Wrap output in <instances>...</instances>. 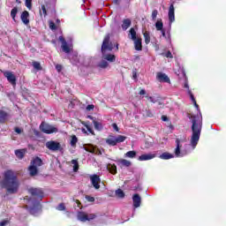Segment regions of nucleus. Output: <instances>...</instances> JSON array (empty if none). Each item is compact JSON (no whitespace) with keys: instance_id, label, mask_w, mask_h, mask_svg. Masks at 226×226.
Instances as JSON below:
<instances>
[{"instance_id":"1","label":"nucleus","mask_w":226,"mask_h":226,"mask_svg":"<svg viewBox=\"0 0 226 226\" xmlns=\"http://www.w3.org/2000/svg\"><path fill=\"white\" fill-rule=\"evenodd\" d=\"M1 188H4L7 193L13 194L19 192V186L20 184L19 183V178L15 174V171L11 170H7L4 172V178L0 182Z\"/></svg>"},{"instance_id":"2","label":"nucleus","mask_w":226,"mask_h":226,"mask_svg":"<svg viewBox=\"0 0 226 226\" xmlns=\"http://www.w3.org/2000/svg\"><path fill=\"white\" fill-rule=\"evenodd\" d=\"M112 50H114V44L110 41V34H107L102 41L101 52L102 54V57L106 61H109V63H116V55L107 54V52H112Z\"/></svg>"},{"instance_id":"3","label":"nucleus","mask_w":226,"mask_h":226,"mask_svg":"<svg viewBox=\"0 0 226 226\" xmlns=\"http://www.w3.org/2000/svg\"><path fill=\"white\" fill-rule=\"evenodd\" d=\"M192 135L191 138V146L195 148L197 147V145L199 144V140L200 139V132H202V118L200 117H195L192 116Z\"/></svg>"},{"instance_id":"4","label":"nucleus","mask_w":226,"mask_h":226,"mask_svg":"<svg viewBox=\"0 0 226 226\" xmlns=\"http://www.w3.org/2000/svg\"><path fill=\"white\" fill-rule=\"evenodd\" d=\"M126 140V136L118 135L115 137L113 135H109L108 139H106V144L108 146H117V144H121V142H124Z\"/></svg>"},{"instance_id":"5","label":"nucleus","mask_w":226,"mask_h":226,"mask_svg":"<svg viewBox=\"0 0 226 226\" xmlns=\"http://www.w3.org/2000/svg\"><path fill=\"white\" fill-rule=\"evenodd\" d=\"M40 130L42 133H46L47 135H50L52 133H57L58 129L47 122H41L40 124Z\"/></svg>"},{"instance_id":"6","label":"nucleus","mask_w":226,"mask_h":226,"mask_svg":"<svg viewBox=\"0 0 226 226\" xmlns=\"http://www.w3.org/2000/svg\"><path fill=\"white\" fill-rule=\"evenodd\" d=\"M28 193L34 199H37V200H41V199H43V191L41 188L31 187L28 189Z\"/></svg>"},{"instance_id":"7","label":"nucleus","mask_w":226,"mask_h":226,"mask_svg":"<svg viewBox=\"0 0 226 226\" xmlns=\"http://www.w3.org/2000/svg\"><path fill=\"white\" fill-rule=\"evenodd\" d=\"M4 77L7 79L8 82L11 84V86H17V77L13 74L12 72L5 71L4 72Z\"/></svg>"},{"instance_id":"8","label":"nucleus","mask_w":226,"mask_h":226,"mask_svg":"<svg viewBox=\"0 0 226 226\" xmlns=\"http://www.w3.org/2000/svg\"><path fill=\"white\" fill-rule=\"evenodd\" d=\"M46 147L49 149V151H59L61 149V143L50 140L46 142Z\"/></svg>"},{"instance_id":"9","label":"nucleus","mask_w":226,"mask_h":226,"mask_svg":"<svg viewBox=\"0 0 226 226\" xmlns=\"http://www.w3.org/2000/svg\"><path fill=\"white\" fill-rule=\"evenodd\" d=\"M91 183L94 186V188H95V190H100V182L102 181L100 179V176L98 175H93L91 177Z\"/></svg>"},{"instance_id":"10","label":"nucleus","mask_w":226,"mask_h":226,"mask_svg":"<svg viewBox=\"0 0 226 226\" xmlns=\"http://www.w3.org/2000/svg\"><path fill=\"white\" fill-rule=\"evenodd\" d=\"M156 79L159 82H166L167 84H170V79L163 72H157Z\"/></svg>"},{"instance_id":"11","label":"nucleus","mask_w":226,"mask_h":226,"mask_svg":"<svg viewBox=\"0 0 226 226\" xmlns=\"http://www.w3.org/2000/svg\"><path fill=\"white\" fill-rule=\"evenodd\" d=\"M59 41L62 43V49L65 54H70L71 49L70 46H68V42H66V40L63 36H59Z\"/></svg>"},{"instance_id":"12","label":"nucleus","mask_w":226,"mask_h":226,"mask_svg":"<svg viewBox=\"0 0 226 226\" xmlns=\"http://www.w3.org/2000/svg\"><path fill=\"white\" fill-rule=\"evenodd\" d=\"M175 9H174V4H171L170 5L169 8V20H170V24H172V22H174V20H176V15H175Z\"/></svg>"},{"instance_id":"13","label":"nucleus","mask_w":226,"mask_h":226,"mask_svg":"<svg viewBox=\"0 0 226 226\" xmlns=\"http://www.w3.org/2000/svg\"><path fill=\"white\" fill-rule=\"evenodd\" d=\"M132 202H133L134 207H140V204L142 202V199L140 198V195H139L138 193L133 194Z\"/></svg>"},{"instance_id":"14","label":"nucleus","mask_w":226,"mask_h":226,"mask_svg":"<svg viewBox=\"0 0 226 226\" xmlns=\"http://www.w3.org/2000/svg\"><path fill=\"white\" fill-rule=\"evenodd\" d=\"M156 157V154H141L138 160L139 162H147V160H153V158H155Z\"/></svg>"},{"instance_id":"15","label":"nucleus","mask_w":226,"mask_h":226,"mask_svg":"<svg viewBox=\"0 0 226 226\" xmlns=\"http://www.w3.org/2000/svg\"><path fill=\"white\" fill-rule=\"evenodd\" d=\"M21 20L25 26H27L29 24V11H24L21 13Z\"/></svg>"},{"instance_id":"16","label":"nucleus","mask_w":226,"mask_h":226,"mask_svg":"<svg viewBox=\"0 0 226 226\" xmlns=\"http://www.w3.org/2000/svg\"><path fill=\"white\" fill-rule=\"evenodd\" d=\"M8 121V112L1 109L0 110V124H4Z\"/></svg>"},{"instance_id":"17","label":"nucleus","mask_w":226,"mask_h":226,"mask_svg":"<svg viewBox=\"0 0 226 226\" xmlns=\"http://www.w3.org/2000/svg\"><path fill=\"white\" fill-rule=\"evenodd\" d=\"M32 165H34V167H41V165H43V161H41V158L40 157H35L31 161Z\"/></svg>"},{"instance_id":"18","label":"nucleus","mask_w":226,"mask_h":226,"mask_svg":"<svg viewBox=\"0 0 226 226\" xmlns=\"http://www.w3.org/2000/svg\"><path fill=\"white\" fill-rule=\"evenodd\" d=\"M107 169L110 174H113V176H116V174H117V166H116V164L109 163L107 165Z\"/></svg>"},{"instance_id":"19","label":"nucleus","mask_w":226,"mask_h":226,"mask_svg":"<svg viewBox=\"0 0 226 226\" xmlns=\"http://www.w3.org/2000/svg\"><path fill=\"white\" fill-rule=\"evenodd\" d=\"M133 41L135 50H142V38L138 37V39L134 40Z\"/></svg>"},{"instance_id":"20","label":"nucleus","mask_w":226,"mask_h":226,"mask_svg":"<svg viewBox=\"0 0 226 226\" xmlns=\"http://www.w3.org/2000/svg\"><path fill=\"white\" fill-rule=\"evenodd\" d=\"M177 147L175 149V154L177 157L183 156L181 155V140L179 139H176Z\"/></svg>"},{"instance_id":"21","label":"nucleus","mask_w":226,"mask_h":226,"mask_svg":"<svg viewBox=\"0 0 226 226\" xmlns=\"http://www.w3.org/2000/svg\"><path fill=\"white\" fill-rule=\"evenodd\" d=\"M130 26H132V19H124L122 22V29L123 31H126Z\"/></svg>"},{"instance_id":"22","label":"nucleus","mask_w":226,"mask_h":226,"mask_svg":"<svg viewBox=\"0 0 226 226\" xmlns=\"http://www.w3.org/2000/svg\"><path fill=\"white\" fill-rule=\"evenodd\" d=\"M30 176L34 177L38 175V168L33 164L28 167Z\"/></svg>"},{"instance_id":"23","label":"nucleus","mask_w":226,"mask_h":226,"mask_svg":"<svg viewBox=\"0 0 226 226\" xmlns=\"http://www.w3.org/2000/svg\"><path fill=\"white\" fill-rule=\"evenodd\" d=\"M26 149H17L15 150V155L19 160H22L26 156Z\"/></svg>"},{"instance_id":"24","label":"nucleus","mask_w":226,"mask_h":226,"mask_svg":"<svg viewBox=\"0 0 226 226\" xmlns=\"http://www.w3.org/2000/svg\"><path fill=\"white\" fill-rule=\"evenodd\" d=\"M77 217L79 222H87V214H86V212H78Z\"/></svg>"},{"instance_id":"25","label":"nucleus","mask_w":226,"mask_h":226,"mask_svg":"<svg viewBox=\"0 0 226 226\" xmlns=\"http://www.w3.org/2000/svg\"><path fill=\"white\" fill-rule=\"evenodd\" d=\"M117 162H118V164L120 165V167H131L132 166V162H130L126 159H119Z\"/></svg>"},{"instance_id":"26","label":"nucleus","mask_w":226,"mask_h":226,"mask_svg":"<svg viewBox=\"0 0 226 226\" xmlns=\"http://www.w3.org/2000/svg\"><path fill=\"white\" fill-rule=\"evenodd\" d=\"M160 158L161 160H170V158H174V155L168 152H164L160 155Z\"/></svg>"},{"instance_id":"27","label":"nucleus","mask_w":226,"mask_h":226,"mask_svg":"<svg viewBox=\"0 0 226 226\" xmlns=\"http://www.w3.org/2000/svg\"><path fill=\"white\" fill-rule=\"evenodd\" d=\"M77 142H79V138L76 135L71 136V142L70 145L72 147H77Z\"/></svg>"},{"instance_id":"28","label":"nucleus","mask_w":226,"mask_h":226,"mask_svg":"<svg viewBox=\"0 0 226 226\" xmlns=\"http://www.w3.org/2000/svg\"><path fill=\"white\" fill-rule=\"evenodd\" d=\"M131 35V40L134 41L139 39V37H137V32L135 31V28L132 27L129 31V36Z\"/></svg>"},{"instance_id":"29","label":"nucleus","mask_w":226,"mask_h":226,"mask_svg":"<svg viewBox=\"0 0 226 226\" xmlns=\"http://www.w3.org/2000/svg\"><path fill=\"white\" fill-rule=\"evenodd\" d=\"M93 123H94V129L97 130V132H102V130H103V125L102 124V123L96 120H94Z\"/></svg>"},{"instance_id":"30","label":"nucleus","mask_w":226,"mask_h":226,"mask_svg":"<svg viewBox=\"0 0 226 226\" xmlns=\"http://www.w3.org/2000/svg\"><path fill=\"white\" fill-rule=\"evenodd\" d=\"M81 124H83V126H85V128H87V132H89V133H91V135H96L94 133V131H93V128H91V126H89V122H82Z\"/></svg>"},{"instance_id":"31","label":"nucleus","mask_w":226,"mask_h":226,"mask_svg":"<svg viewBox=\"0 0 226 226\" xmlns=\"http://www.w3.org/2000/svg\"><path fill=\"white\" fill-rule=\"evenodd\" d=\"M156 31H162L163 29V21L162 19H158L155 23Z\"/></svg>"},{"instance_id":"32","label":"nucleus","mask_w":226,"mask_h":226,"mask_svg":"<svg viewBox=\"0 0 226 226\" xmlns=\"http://www.w3.org/2000/svg\"><path fill=\"white\" fill-rule=\"evenodd\" d=\"M143 36L145 38L146 45H149V43H151V35H149V32H145Z\"/></svg>"},{"instance_id":"33","label":"nucleus","mask_w":226,"mask_h":226,"mask_svg":"<svg viewBox=\"0 0 226 226\" xmlns=\"http://www.w3.org/2000/svg\"><path fill=\"white\" fill-rule=\"evenodd\" d=\"M98 67L102 69L109 68V62L102 60L98 64Z\"/></svg>"},{"instance_id":"34","label":"nucleus","mask_w":226,"mask_h":226,"mask_svg":"<svg viewBox=\"0 0 226 226\" xmlns=\"http://www.w3.org/2000/svg\"><path fill=\"white\" fill-rule=\"evenodd\" d=\"M72 164L73 165V170L74 172H78L79 171V161L73 159L72 160Z\"/></svg>"},{"instance_id":"35","label":"nucleus","mask_w":226,"mask_h":226,"mask_svg":"<svg viewBox=\"0 0 226 226\" xmlns=\"http://www.w3.org/2000/svg\"><path fill=\"white\" fill-rule=\"evenodd\" d=\"M17 13H19V9L17 7H14L11 11V17L13 20H15V17H17Z\"/></svg>"},{"instance_id":"36","label":"nucleus","mask_w":226,"mask_h":226,"mask_svg":"<svg viewBox=\"0 0 226 226\" xmlns=\"http://www.w3.org/2000/svg\"><path fill=\"white\" fill-rule=\"evenodd\" d=\"M116 195L118 197V199H124V192L121 189H117L116 191Z\"/></svg>"},{"instance_id":"37","label":"nucleus","mask_w":226,"mask_h":226,"mask_svg":"<svg viewBox=\"0 0 226 226\" xmlns=\"http://www.w3.org/2000/svg\"><path fill=\"white\" fill-rule=\"evenodd\" d=\"M125 156L127 157V158H135L136 156H137V152H135V151H129V152H127L126 154H125Z\"/></svg>"},{"instance_id":"38","label":"nucleus","mask_w":226,"mask_h":226,"mask_svg":"<svg viewBox=\"0 0 226 226\" xmlns=\"http://www.w3.org/2000/svg\"><path fill=\"white\" fill-rule=\"evenodd\" d=\"M57 211H66V206H64V203H60L56 207Z\"/></svg>"},{"instance_id":"39","label":"nucleus","mask_w":226,"mask_h":226,"mask_svg":"<svg viewBox=\"0 0 226 226\" xmlns=\"http://www.w3.org/2000/svg\"><path fill=\"white\" fill-rule=\"evenodd\" d=\"M25 4L28 10L33 8V0H26Z\"/></svg>"},{"instance_id":"40","label":"nucleus","mask_w":226,"mask_h":226,"mask_svg":"<svg viewBox=\"0 0 226 226\" xmlns=\"http://www.w3.org/2000/svg\"><path fill=\"white\" fill-rule=\"evenodd\" d=\"M32 65L35 70H41V64L39 62H33Z\"/></svg>"},{"instance_id":"41","label":"nucleus","mask_w":226,"mask_h":226,"mask_svg":"<svg viewBox=\"0 0 226 226\" xmlns=\"http://www.w3.org/2000/svg\"><path fill=\"white\" fill-rule=\"evenodd\" d=\"M49 29H51V31H56V29H57V26H56L54 21H49Z\"/></svg>"},{"instance_id":"42","label":"nucleus","mask_w":226,"mask_h":226,"mask_svg":"<svg viewBox=\"0 0 226 226\" xmlns=\"http://www.w3.org/2000/svg\"><path fill=\"white\" fill-rule=\"evenodd\" d=\"M96 214H89L87 215V222H91V220H94V218H96Z\"/></svg>"},{"instance_id":"43","label":"nucleus","mask_w":226,"mask_h":226,"mask_svg":"<svg viewBox=\"0 0 226 226\" xmlns=\"http://www.w3.org/2000/svg\"><path fill=\"white\" fill-rule=\"evenodd\" d=\"M156 17H158V10H154L152 11V19L156 20Z\"/></svg>"},{"instance_id":"44","label":"nucleus","mask_w":226,"mask_h":226,"mask_svg":"<svg viewBox=\"0 0 226 226\" xmlns=\"http://www.w3.org/2000/svg\"><path fill=\"white\" fill-rule=\"evenodd\" d=\"M85 151H87V153H94V148L93 147H85Z\"/></svg>"},{"instance_id":"45","label":"nucleus","mask_w":226,"mask_h":226,"mask_svg":"<svg viewBox=\"0 0 226 226\" xmlns=\"http://www.w3.org/2000/svg\"><path fill=\"white\" fill-rule=\"evenodd\" d=\"M188 94H189V96H190V98H191L192 103L195 102H197V101L195 100V96H193V94L192 93V90H188Z\"/></svg>"},{"instance_id":"46","label":"nucleus","mask_w":226,"mask_h":226,"mask_svg":"<svg viewBox=\"0 0 226 226\" xmlns=\"http://www.w3.org/2000/svg\"><path fill=\"white\" fill-rule=\"evenodd\" d=\"M162 56H164V57H170V59H172V57H174L170 51H167L166 53H163Z\"/></svg>"},{"instance_id":"47","label":"nucleus","mask_w":226,"mask_h":226,"mask_svg":"<svg viewBox=\"0 0 226 226\" xmlns=\"http://www.w3.org/2000/svg\"><path fill=\"white\" fill-rule=\"evenodd\" d=\"M85 198L88 202H94V197L87 195Z\"/></svg>"},{"instance_id":"48","label":"nucleus","mask_w":226,"mask_h":226,"mask_svg":"<svg viewBox=\"0 0 226 226\" xmlns=\"http://www.w3.org/2000/svg\"><path fill=\"white\" fill-rule=\"evenodd\" d=\"M41 10H42V13L44 15V17H47V7H45V4H42L41 6Z\"/></svg>"},{"instance_id":"49","label":"nucleus","mask_w":226,"mask_h":226,"mask_svg":"<svg viewBox=\"0 0 226 226\" xmlns=\"http://www.w3.org/2000/svg\"><path fill=\"white\" fill-rule=\"evenodd\" d=\"M93 154H97V155H102V150H100V148H94V152L93 153Z\"/></svg>"},{"instance_id":"50","label":"nucleus","mask_w":226,"mask_h":226,"mask_svg":"<svg viewBox=\"0 0 226 226\" xmlns=\"http://www.w3.org/2000/svg\"><path fill=\"white\" fill-rule=\"evenodd\" d=\"M146 98L147 100H149L151 103H156V100H154V98H153L152 96L147 95Z\"/></svg>"},{"instance_id":"51","label":"nucleus","mask_w":226,"mask_h":226,"mask_svg":"<svg viewBox=\"0 0 226 226\" xmlns=\"http://www.w3.org/2000/svg\"><path fill=\"white\" fill-rule=\"evenodd\" d=\"M8 223H10V221L4 220V221L0 222V226H6V225H8Z\"/></svg>"},{"instance_id":"52","label":"nucleus","mask_w":226,"mask_h":226,"mask_svg":"<svg viewBox=\"0 0 226 226\" xmlns=\"http://www.w3.org/2000/svg\"><path fill=\"white\" fill-rule=\"evenodd\" d=\"M56 70L59 72H61L62 70H63V65H61V64H56Z\"/></svg>"},{"instance_id":"53","label":"nucleus","mask_w":226,"mask_h":226,"mask_svg":"<svg viewBox=\"0 0 226 226\" xmlns=\"http://www.w3.org/2000/svg\"><path fill=\"white\" fill-rule=\"evenodd\" d=\"M14 132H16V133H18V134L22 133V130L20 128H19V127H15L14 128Z\"/></svg>"},{"instance_id":"54","label":"nucleus","mask_w":226,"mask_h":226,"mask_svg":"<svg viewBox=\"0 0 226 226\" xmlns=\"http://www.w3.org/2000/svg\"><path fill=\"white\" fill-rule=\"evenodd\" d=\"M94 109V105L89 104L87 106V110H93Z\"/></svg>"},{"instance_id":"55","label":"nucleus","mask_w":226,"mask_h":226,"mask_svg":"<svg viewBox=\"0 0 226 226\" xmlns=\"http://www.w3.org/2000/svg\"><path fill=\"white\" fill-rule=\"evenodd\" d=\"M112 127L114 128V130H115L116 132H119V127L117 126V124H112Z\"/></svg>"},{"instance_id":"56","label":"nucleus","mask_w":226,"mask_h":226,"mask_svg":"<svg viewBox=\"0 0 226 226\" xmlns=\"http://www.w3.org/2000/svg\"><path fill=\"white\" fill-rule=\"evenodd\" d=\"M162 35L163 36V38H167V34H165V29H162L161 30Z\"/></svg>"},{"instance_id":"57","label":"nucleus","mask_w":226,"mask_h":226,"mask_svg":"<svg viewBox=\"0 0 226 226\" xmlns=\"http://www.w3.org/2000/svg\"><path fill=\"white\" fill-rule=\"evenodd\" d=\"M162 120L164 121V122H167L169 121V117H167V116H162Z\"/></svg>"},{"instance_id":"58","label":"nucleus","mask_w":226,"mask_h":226,"mask_svg":"<svg viewBox=\"0 0 226 226\" xmlns=\"http://www.w3.org/2000/svg\"><path fill=\"white\" fill-rule=\"evenodd\" d=\"M139 94H140V95L146 94V90L141 89V90L139 91Z\"/></svg>"},{"instance_id":"59","label":"nucleus","mask_w":226,"mask_h":226,"mask_svg":"<svg viewBox=\"0 0 226 226\" xmlns=\"http://www.w3.org/2000/svg\"><path fill=\"white\" fill-rule=\"evenodd\" d=\"M192 103L194 104V107L197 109V110H199V104L197 103V101H194Z\"/></svg>"},{"instance_id":"60","label":"nucleus","mask_w":226,"mask_h":226,"mask_svg":"<svg viewBox=\"0 0 226 226\" xmlns=\"http://www.w3.org/2000/svg\"><path fill=\"white\" fill-rule=\"evenodd\" d=\"M184 87H185V89H188V91H190V87L188 86V83H185Z\"/></svg>"},{"instance_id":"61","label":"nucleus","mask_w":226,"mask_h":226,"mask_svg":"<svg viewBox=\"0 0 226 226\" xmlns=\"http://www.w3.org/2000/svg\"><path fill=\"white\" fill-rule=\"evenodd\" d=\"M132 79H137V72H132Z\"/></svg>"},{"instance_id":"62","label":"nucleus","mask_w":226,"mask_h":226,"mask_svg":"<svg viewBox=\"0 0 226 226\" xmlns=\"http://www.w3.org/2000/svg\"><path fill=\"white\" fill-rule=\"evenodd\" d=\"M115 47H116L117 50H119V43H116Z\"/></svg>"},{"instance_id":"63","label":"nucleus","mask_w":226,"mask_h":226,"mask_svg":"<svg viewBox=\"0 0 226 226\" xmlns=\"http://www.w3.org/2000/svg\"><path fill=\"white\" fill-rule=\"evenodd\" d=\"M113 3H114L115 4H119V0H113Z\"/></svg>"},{"instance_id":"64","label":"nucleus","mask_w":226,"mask_h":226,"mask_svg":"<svg viewBox=\"0 0 226 226\" xmlns=\"http://www.w3.org/2000/svg\"><path fill=\"white\" fill-rule=\"evenodd\" d=\"M25 200H31V198L26 196Z\"/></svg>"}]
</instances>
